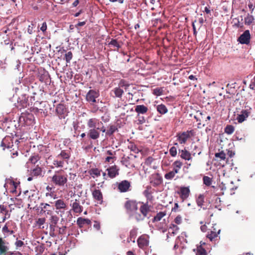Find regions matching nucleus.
I'll use <instances>...</instances> for the list:
<instances>
[{
  "mask_svg": "<svg viewBox=\"0 0 255 255\" xmlns=\"http://www.w3.org/2000/svg\"><path fill=\"white\" fill-rule=\"evenodd\" d=\"M51 182L55 186L64 187L68 182V175L62 169L56 171L51 177Z\"/></svg>",
  "mask_w": 255,
  "mask_h": 255,
  "instance_id": "f257e3e1",
  "label": "nucleus"
},
{
  "mask_svg": "<svg viewBox=\"0 0 255 255\" xmlns=\"http://www.w3.org/2000/svg\"><path fill=\"white\" fill-rule=\"evenodd\" d=\"M166 215L165 212H159L152 220V222L155 223V226L159 230L165 229L166 226L165 219H163L162 222H160L162 218Z\"/></svg>",
  "mask_w": 255,
  "mask_h": 255,
  "instance_id": "f03ea898",
  "label": "nucleus"
},
{
  "mask_svg": "<svg viewBox=\"0 0 255 255\" xmlns=\"http://www.w3.org/2000/svg\"><path fill=\"white\" fill-rule=\"evenodd\" d=\"M194 135L195 132L194 130H190L179 132L176 135V137L180 144H185L189 139L194 136Z\"/></svg>",
  "mask_w": 255,
  "mask_h": 255,
  "instance_id": "7ed1b4c3",
  "label": "nucleus"
},
{
  "mask_svg": "<svg viewBox=\"0 0 255 255\" xmlns=\"http://www.w3.org/2000/svg\"><path fill=\"white\" fill-rule=\"evenodd\" d=\"M219 188L222 191V194H224L225 192H231L237 188L233 181L231 180L222 182L219 185Z\"/></svg>",
  "mask_w": 255,
  "mask_h": 255,
  "instance_id": "20e7f679",
  "label": "nucleus"
},
{
  "mask_svg": "<svg viewBox=\"0 0 255 255\" xmlns=\"http://www.w3.org/2000/svg\"><path fill=\"white\" fill-rule=\"evenodd\" d=\"M251 35L249 30H246L237 39V41L242 44L249 45L250 43Z\"/></svg>",
  "mask_w": 255,
  "mask_h": 255,
  "instance_id": "39448f33",
  "label": "nucleus"
},
{
  "mask_svg": "<svg viewBox=\"0 0 255 255\" xmlns=\"http://www.w3.org/2000/svg\"><path fill=\"white\" fill-rule=\"evenodd\" d=\"M125 208L128 213H132L137 209V203L135 200H128L125 203Z\"/></svg>",
  "mask_w": 255,
  "mask_h": 255,
  "instance_id": "423d86ee",
  "label": "nucleus"
},
{
  "mask_svg": "<svg viewBox=\"0 0 255 255\" xmlns=\"http://www.w3.org/2000/svg\"><path fill=\"white\" fill-rule=\"evenodd\" d=\"M177 193L183 202L189 196L190 190L189 187H180Z\"/></svg>",
  "mask_w": 255,
  "mask_h": 255,
  "instance_id": "0eeeda50",
  "label": "nucleus"
},
{
  "mask_svg": "<svg viewBox=\"0 0 255 255\" xmlns=\"http://www.w3.org/2000/svg\"><path fill=\"white\" fill-rule=\"evenodd\" d=\"M118 189L121 192H126L129 191L131 185L129 181L125 180L117 183Z\"/></svg>",
  "mask_w": 255,
  "mask_h": 255,
  "instance_id": "6e6552de",
  "label": "nucleus"
},
{
  "mask_svg": "<svg viewBox=\"0 0 255 255\" xmlns=\"http://www.w3.org/2000/svg\"><path fill=\"white\" fill-rule=\"evenodd\" d=\"M55 207L57 210V213L60 212L61 213H64L65 210L67 209V205L64 201L62 199H58L54 202Z\"/></svg>",
  "mask_w": 255,
  "mask_h": 255,
  "instance_id": "1a4fd4ad",
  "label": "nucleus"
},
{
  "mask_svg": "<svg viewBox=\"0 0 255 255\" xmlns=\"http://www.w3.org/2000/svg\"><path fill=\"white\" fill-rule=\"evenodd\" d=\"M99 96L98 92L94 90H90L86 95V100L88 102L94 103L96 102V99Z\"/></svg>",
  "mask_w": 255,
  "mask_h": 255,
  "instance_id": "9d476101",
  "label": "nucleus"
},
{
  "mask_svg": "<svg viewBox=\"0 0 255 255\" xmlns=\"http://www.w3.org/2000/svg\"><path fill=\"white\" fill-rule=\"evenodd\" d=\"M70 205L73 211L76 213H80L83 211V207L80 205L79 199L71 200Z\"/></svg>",
  "mask_w": 255,
  "mask_h": 255,
  "instance_id": "9b49d317",
  "label": "nucleus"
},
{
  "mask_svg": "<svg viewBox=\"0 0 255 255\" xmlns=\"http://www.w3.org/2000/svg\"><path fill=\"white\" fill-rule=\"evenodd\" d=\"M150 211V206L147 203L144 204L140 207V211L142 214V217H141L139 215L138 217H135L137 220H143L146 216L147 213Z\"/></svg>",
  "mask_w": 255,
  "mask_h": 255,
  "instance_id": "f8f14e48",
  "label": "nucleus"
},
{
  "mask_svg": "<svg viewBox=\"0 0 255 255\" xmlns=\"http://www.w3.org/2000/svg\"><path fill=\"white\" fill-rule=\"evenodd\" d=\"M162 181V177L158 173L153 174L151 175L150 182L154 186H157L161 184Z\"/></svg>",
  "mask_w": 255,
  "mask_h": 255,
  "instance_id": "ddd939ff",
  "label": "nucleus"
},
{
  "mask_svg": "<svg viewBox=\"0 0 255 255\" xmlns=\"http://www.w3.org/2000/svg\"><path fill=\"white\" fill-rule=\"evenodd\" d=\"M100 131L98 128H90L87 133L88 136L92 139L96 140L100 137Z\"/></svg>",
  "mask_w": 255,
  "mask_h": 255,
  "instance_id": "4468645a",
  "label": "nucleus"
},
{
  "mask_svg": "<svg viewBox=\"0 0 255 255\" xmlns=\"http://www.w3.org/2000/svg\"><path fill=\"white\" fill-rule=\"evenodd\" d=\"M250 110V108L249 109L242 110L241 114L238 115L237 117V120L239 123H242L249 117L251 114Z\"/></svg>",
  "mask_w": 255,
  "mask_h": 255,
  "instance_id": "2eb2a0df",
  "label": "nucleus"
},
{
  "mask_svg": "<svg viewBox=\"0 0 255 255\" xmlns=\"http://www.w3.org/2000/svg\"><path fill=\"white\" fill-rule=\"evenodd\" d=\"M119 169L116 165L112 166L107 169L108 175L111 178H113L119 175Z\"/></svg>",
  "mask_w": 255,
  "mask_h": 255,
  "instance_id": "dca6fc26",
  "label": "nucleus"
},
{
  "mask_svg": "<svg viewBox=\"0 0 255 255\" xmlns=\"http://www.w3.org/2000/svg\"><path fill=\"white\" fill-rule=\"evenodd\" d=\"M103 125L101 122L96 118H91L88 121L87 126L89 128H97L96 126Z\"/></svg>",
  "mask_w": 255,
  "mask_h": 255,
  "instance_id": "f3484780",
  "label": "nucleus"
},
{
  "mask_svg": "<svg viewBox=\"0 0 255 255\" xmlns=\"http://www.w3.org/2000/svg\"><path fill=\"white\" fill-rule=\"evenodd\" d=\"M11 140L12 139L10 136H6L2 140L0 146L3 147V149H4L5 148H9L12 146V143L11 142Z\"/></svg>",
  "mask_w": 255,
  "mask_h": 255,
  "instance_id": "a211bd4d",
  "label": "nucleus"
},
{
  "mask_svg": "<svg viewBox=\"0 0 255 255\" xmlns=\"http://www.w3.org/2000/svg\"><path fill=\"white\" fill-rule=\"evenodd\" d=\"M8 243L0 237V255L5 254L8 250Z\"/></svg>",
  "mask_w": 255,
  "mask_h": 255,
  "instance_id": "6ab92c4d",
  "label": "nucleus"
},
{
  "mask_svg": "<svg viewBox=\"0 0 255 255\" xmlns=\"http://www.w3.org/2000/svg\"><path fill=\"white\" fill-rule=\"evenodd\" d=\"M93 197L96 200L98 203L102 204L103 202V195L100 190L95 189L92 193Z\"/></svg>",
  "mask_w": 255,
  "mask_h": 255,
  "instance_id": "aec40b11",
  "label": "nucleus"
},
{
  "mask_svg": "<svg viewBox=\"0 0 255 255\" xmlns=\"http://www.w3.org/2000/svg\"><path fill=\"white\" fill-rule=\"evenodd\" d=\"M148 240L143 236L140 237L137 240L138 246L140 248L143 249L148 245Z\"/></svg>",
  "mask_w": 255,
  "mask_h": 255,
  "instance_id": "412c9836",
  "label": "nucleus"
},
{
  "mask_svg": "<svg viewBox=\"0 0 255 255\" xmlns=\"http://www.w3.org/2000/svg\"><path fill=\"white\" fill-rule=\"evenodd\" d=\"M48 207H50V205L49 204L41 203L39 206V208H40V212L44 213L46 215H51L52 211L50 210L47 209Z\"/></svg>",
  "mask_w": 255,
  "mask_h": 255,
  "instance_id": "4be33fe9",
  "label": "nucleus"
},
{
  "mask_svg": "<svg viewBox=\"0 0 255 255\" xmlns=\"http://www.w3.org/2000/svg\"><path fill=\"white\" fill-rule=\"evenodd\" d=\"M179 154L182 159L186 160H189L191 158V153L185 148L179 150Z\"/></svg>",
  "mask_w": 255,
  "mask_h": 255,
  "instance_id": "5701e85b",
  "label": "nucleus"
},
{
  "mask_svg": "<svg viewBox=\"0 0 255 255\" xmlns=\"http://www.w3.org/2000/svg\"><path fill=\"white\" fill-rule=\"evenodd\" d=\"M91 221L88 219H85L81 217L78 218L77 220V224L80 228H82L84 225H89L91 224Z\"/></svg>",
  "mask_w": 255,
  "mask_h": 255,
  "instance_id": "b1692460",
  "label": "nucleus"
},
{
  "mask_svg": "<svg viewBox=\"0 0 255 255\" xmlns=\"http://www.w3.org/2000/svg\"><path fill=\"white\" fill-rule=\"evenodd\" d=\"M148 111V108L143 105H137L135 107V111L138 114H144Z\"/></svg>",
  "mask_w": 255,
  "mask_h": 255,
  "instance_id": "393cba45",
  "label": "nucleus"
},
{
  "mask_svg": "<svg viewBox=\"0 0 255 255\" xmlns=\"http://www.w3.org/2000/svg\"><path fill=\"white\" fill-rule=\"evenodd\" d=\"M70 152L69 151H66V150H62L60 154L57 156L58 158H60L64 161V160H68L70 157Z\"/></svg>",
  "mask_w": 255,
  "mask_h": 255,
  "instance_id": "a878e982",
  "label": "nucleus"
},
{
  "mask_svg": "<svg viewBox=\"0 0 255 255\" xmlns=\"http://www.w3.org/2000/svg\"><path fill=\"white\" fill-rule=\"evenodd\" d=\"M137 235V231L136 229H132L129 232V237L128 238L127 242L130 243L132 242L133 243L135 242V239Z\"/></svg>",
  "mask_w": 255,
  "mask_h": 255,
  "instance_id": "bb28decb",
  "label": "nucleus"
},
{
  "mask_svg": "<svg viewBox=\"0 0 255 255\" xmlns=\"http://www.w3.org/2000/svg\"><path fill=\"white\" fill-rule=\"evenodd\" d=\"M56 112L59 116L64 115L66 112L65 106L63 104H58L56 108Z\"/></svg>",
  "mask_w": 255,
  "mask_h": 255,
  "instance_id": "cd10ccee",
  "label": "nucleus"
},
{
  "mask_svg": "<svg viewBox=\"0 0 255 255\" xmlns=\"http://www.w3.org/2000/svg\"><path fill=\"white\" fill-rule=\"evenodd\" d=\"M220 233V230H218V231H216V229L214 228L213 230H211L210 233L208 234L207 237L212 241L214 239L217 237L218 234H219Z\"/></svg>",
  "mask_w": 255,
  "mask_h": 255,
  "instance_id": "c85d7f7f",
  "label": "nucleus"
},
{
  "mask_svg": "<svg viewBox=\"0 0 255 255\" xmlns=\"http://www.w3.org/2000/svg\"><path fill=\"white\" fill-rule=\"evenodd\" d=\"M152 192L151 191V187L149 186L146 187L145 190L143 191V194L146 198L147 200H150L152 198L151 195Z\"/></svg>",
  "mask_w": 255,
  "mask_h": 255,
  "instance_id": "c756f323",
  "label": "nucleus"
},
{
  "mask_svg": "<svg viewBox=\"0 0 255 255\" xmlns=\"http://www.w3.org/2000/svg\"><path fill=\"white\" fill-rule=\"evenodd\" d=\"M101 170L98 168H92L89 171V173L91 176L95 178L99 177L101 175Z\"/></svg>",
  "mask_w": 255,
  "mask_h": 255,
  "instance_id": "7c9ffc66",
  "label": "nucleus"
},
{
  "mask_svg": "<svg viewBox=\"0 0 255 255\" xmlns=\"http://www.w3.org/2000/svg\"><path fill=\"white\" fill-rule=\"evenodd\" d=\"M109 45L111 47L114 48L115 50L118 51L119 48H121V45L117 40L115 39H112L110 42L109 43Z\"/></svg>",
  "mask_w": 255,
  "mask_h": 255,
  "instance_id": "2f4dec72",
  "label": "nucleus"
},
{
  "mask_svg": "<svg viewBox=\"0 0 255 255\" xmlns=\"http://www.w3.org/2000/svg\"><path fill=\"white\" fill-rule=\"evenodd\" d=\"M53 164L56 167L62 168L64 165V161L56 156V159L53 161Z\"/></svg>",
  "mask_w": 255,
  "mask_h": 255,
  "instance_id": "473e14b6",
  "label": "nucleus"
},
{
  "mask_svg": "<svg viewBox=\"0 0 255 255\" xmlns=\"http://www.w3.org/2000/svg\"><path fill=\"white\" fill-rule=\"evenodd\" d=\"M112 92L115 94L114 97L121 98L124 93V91L120 88L117 87L112 90Z\"/></svg>",
  "mask_w": 255,
  "mask_h": 255,
  "instance_id": "72a5a7b5",
  "label": "nucleus"
},
{
  "mask_svg": "<svg viewBox=\"0 0 255 255\" xmlns=\"http://www.w3.org/2000/svg\"><path fill=\"white\" fill-rule=\"evenodd\" d=\"M206 112H201L200 111H198L196 112V115L194 116V118L196 119L197 121H201L202 120H204L206 117Z\"/></svg>",
  "mask_w": 255,
  "mask_h": 255,
  "instance_id": "f704fd0d",
  "label": "nucleus"
},
{
  "mask_svg": "<svg viewBox=\"0 0 255 255\" xmlns=\"http://www.w3.org/2000/svg\"><path fill=\"white\" fill-rule=\"evenodd\" d=\"M255 18L253 15L248 13L247 16L245 18V24L247 25H251L254 21Z\"/></svg>",
  "mask_w": 255,
  "mask_h": 255,
  "instance_id": "c9c22d12",
  "label": "nucleus"
},
{
  "mask_svg": "<svg viewBox=\"0 0 255 255\" xmlns=\"http://www.w3.org/2000/svg\"><path fill=\"white\" fill-rule=\"evenodd\" d=\"M0 212L5 215L3 219V221L5 220L6 218H9L10 216V214L8 213L6 207L3 205H0Z\"/></svg>",
  "mask_w": 255,
  "mask_h": 255,
  "instance_id": "e433bc0d",
  "label": "nucleus"
},
{
  "mask_svg": "<svg viewBox=\"0 0 255 255\" xmlns=\"http://www.w3.org/2000/svg\"><path fill=\"white\" fill-rule=\"evenodd\" d=\"M42 174V169L41 167L36 166L31 171V175L32 176H38L41 175Z\"/></svg>",
  "mask_w": 255,
  "mask_h": 255,
  "instance_id": "4c0bfd02",
  "label": "nucleus"
},
{
  "mask_svg": "<svg viewBox=\"0 0 255 255\" xmlns=\"http://www.w3.org/2000/svg\"><path fill=\"white\" fill-rule=\"evenodd\" d=\"M164 91L163 87H157L152 90V93L156 96H159L163 94Z\"/></svg>",
  "mask_w": 255,
  "mask_h": 255,
  "instance_id": "58836bf2",
  "label": "nucleus"
},
{
  "mask_svg": "<svg viewBox=\"0 0 255 255\" xmlns=\"http://www.w3.org/2000/svg\"><path fill=\"white\" fill-rule=\"evenodd\" d=\"M59 220V218L57 216L51 215L50 219V221L51 223V224L50 225V228H51L52 226H55V225L58 222Z\"/></svg>",
  "mask_w": 255,
  "mask_h": 255,
  "instance_id": "ea45409f",
  "label": "nucleus"
},
{
  "mask_svg": "<svg viewBox=\"0 0 255 255\" xmlns=\"http://www.w3.org/2000/svg\"><path fill=\"white\" fill-rule=\"evenodd\" d=\"M117 130L118 128L116 126L110 125L109 127V129L106 131V134L111 136Z\"/></svg>",
  "mask_w": 255,
  "mask_h": 255,
  "instance_id": "a19ab883",
  "label": "nucleus"
},
{
  "mask_svg": "<svg viewBox=\"0 0 255 255\" xmlns=\"http://www.w3.org/2000/svg\"><path fill=\"white\" fill-rule=\"evenodd\" d=\"M45 196L51 204L53 203V202L50 201L51 199H55L57 198V195L53 192H49L46 193Z\"/></svg>",
  "mask_w": 255,
  "mask_h": 255,
  "instance_id": "79ce46f5",
  "label": "nucleus"
},
{
  "mask_svg": "<svg viewBox=\"0 0 255 255\" xmlns=\"http://www.w3.org/2000/svg\"><path fill=\"white\" fill-rule=\"evenodd\" d=\"M157 111L161 114H165L167 112V110L165 106L163 104L158 105L157 106Z\"/></svg>",
  "mask_w": 255,
  "mask_h": 255,
  "instance_id": "37998d69",
  "label": "nucleus"
},
{
  "mask_svg": "<svg viewBox=\"0 0 255 255\" xmlns=\"http://www.w3.org/2000/svg\"><path fill=\"white\" fill-rule=\"evenodd\" d=\"M235 128L232 125H227L225 128L224 131L225 132L228 134H231L233 133L234 131Z\"/></svg>",
  "mask_w": 255,
  "mask_h": 255,
  "instance_id": "c03bdc74",
  "label": "nucleus"
},
{
  "mask_svg": "<svg viewBox=\"0 0 255 255\" xmlns=\"http://www.w3.org/2000/svg\"><path fill=\"white\" fill-rule=\"evenodd\" d=\"M215 156L217 158H219L220 161L225 160L226 159V154L223 151L218 153H216Z\"/></svg>",
  "mask_w": 255,
  "mask_h": 255,
  "instance_id": "a18cd8bd",
  "label": "nucleus"
},
{
  "mask_svg": "<svg viewBox=\"0 0 255 255\" xmlns=\"http://www.w3.org/2000/svg\"><path fill=\"white\" fill-rule=\"evenodd\" d=\"M19 102L21 103L22 107H26L28 102V97L26 95H22L21 97L19 98Z\"/></svg>",
  "mask_w": 255,
  "mask_h": 255,
  "instance_id": "49530a36",
  "label": "nucleus"
},
{
  "mask_svg": "<svg viewBox=\"0 0 255 255\" xmlns=\"http://www.w3.org/2000/svg\"><path fill=\"white\" fill-rule=\"evenodd\" d=\"M203 183L207 186H209L212 184V178L204 176L203 178Z\"/></svg>",
  "mask_w": 255,
  "mask_h": 255,
  "instance_id": "de8ad7c7",
  "label": "nucleus"
},
{
  "mask_svg": "<svg viewBox=\"0 0 255 255\" xmlns=\"http://www.w3.org/2000/svg\"><path fill=\"white\" fill-rule=\"evenodd\" d=\"M196 202L197 205L201 207L204 202V197L203 195H199L196 199Z\"/></svg>",
  "mask_w": 255,
  "mask_h": 255,
  "instance_id": "09e8293b",
  "label": "nucleus"
},
{
  "mask_svg": "<svg viewBox=\"0 0 255 255\" xmlns=\"http://www.w3.org/2000/svg\"><path fill=\"white\" fill-rule=\"evenodd\" d=\"M73 54L71 51H68L65 54L64 59L66 60L67 63H70L72 59Z\"/></svg>",
  "mask_w": 255,
  "mask_h": 255,
  "instance_id": "8fccbe9b",
  "label": "nucleus"
},
{
  "mask_svg": "<svg viewBox=\"0 0 255 255\" xmlns=\"http://www.w3.org/2000/svg\"><path fill=\"white\" fill-rule=\"evenodd\" d=\"M196 255H207L206 250L201 246L197 247Z\"/></svg>",
  "mask_w": 255,
  "mask_h": 255,
  "instance_id": "3c124183",
  "label": "nucleus"
},
{
  "mask_svg": "<svg viewBox=\"0 0 255 255\" xmlns=\"http://www.w3.org/2000/svg\"><path fill=\"white\" fill-rule=\"evenodd\" d=\"M45 221L46 219L45 218H39L36 221V226L41 228V226L45 223Z\"/></svg>",
  "mask_w": 255,
  "mask_h": 255,
  "instance_id": "603ef678",
  "label": "nucleus"
},
{
  "mask_svg": "<svg viewBox=\"0 0 255 255\" xmlns=\"http://www.w3.org/2000/svg\"><path fill=\"white\" fill-rule=\"evenodd\" d=\"M39 159L40 156L37 154H34L29 158V160L33 164H35Z\"/></svg>",
  "mask_w": 255,
  "mask_h": 255,
  "instance_id": "864d4df0",
  "label": "nucleus"
},
{
  "mask_svg": "<svg viewBox=\"0 0 255 255\" xmlns=\"http://www.w3.org/2000/svg\"><path fill=\"white\" fill-rule=\"evenodd\" d=\"M128 147L130 149L131 151H132L134 153H138L140 150L137 147L136 145L134 144L131 143L128 146Z\"/></svg>",
  "mask_w": 255,
  "mask_h": 255,
  "instance_id": "5fc2aeb1",
  "label": "nucleus"
},
{
  "mask_svg": "<svg viewBox=\"0 0 255 255\" xmlns=\"http://www.w3.org/2000/svg\"><path fill=\"white\" fill-rule=\"evenodd\" d=\"M174 175H175V172L173 170L172 171H170V172L166 173L164 177L166 179H171L174 177Z\"/></svg>",
  "mask_w": 255,
  "mask_h": 255,
  "instance_id": "6e6d98bb",
  "label": "nucleus"
},
{
  "mask_svg": "<svg viewBox=\"0 0 255 255\" xmlns=\"http://www.w3.org/2000/svg\"><path fill=\"white\" fill-rule=\"evenodd\" d=\"M129 158L128 157H124L123 158L122 161L123 164L126 167H129L130 166V164L129 163Z\"/></svg>",
  "mask_w": 255,
  "mask_h": 255,
  "instance_id": "4d7b16f0",
  "label": "nucleus"
},
{
  "mask_svg": "<svg viewBox=\"0 0 255 255\" xmlns=\"http://www.w3.org/2000/svg\"><path fill=\"white\" fill-rule=\"evenodd\" d=\"M248 7L251 10V13H252L255 8V4H254L252 1H249Z\"/></svg>",
  "mask_w": 255,
  "mask_h": 255,
  "instance_id": "13d9d810",
  "label": "nucleus"
},
{
  "mask_svg": "<svg viewBox=\"0 0 255 255\" xmlns=\"http://www.w3.org/2000/svg\"><path fill=\"white\" fill-rule=\"evenodd\" d=\"M106 154L108 156H115L116 151L113 150H108L106 151Z\"/></svg>",
  "mask_w": 255,
  "mask_h": 255,
  "instance_id": "bf43d9fd",
  "label": "nucleus"
},
{
  "mask_svg": "<svg viewBox=\"0 0 255 255\" xmlns=\"http://www.w3.org/2000/svg\"><path fill=\"white\" fill-rule=\"evenodd\" d=\"M116 156H107L106 158V162L113 163L114 160L116 159Z\"/></svg>",
  "mask_w": 255,
  "mask_h": 255,
  "instance_id": "052dcab7",
  "label": "nucleus"
},
{
  "mask_svg": "<svg viewBox=\"0 0 255 255\" xmlns=\"http://www.w3.org/2000/svg\"><path fill=\"white\" fill-rule=\"evenodd\" d=\"M250 88L252 90H255V76L251 81L250 85Z\"/></svg>",
  "mask_w": 255,
  "mask_h": 255,
  "instance_id": "680f3d73",
  "label": "nucleus"
},
{
  "mask_svg": "<svg viewBox=\"0 0 255 255\" xmlns=\"http://www.w3.org/2000/svg\"><path fill=\"white\" fill-rule=\"evenodd\" d=\"M2 230L4 232L9 233L10 234H12L14 233L13 231L9 230V229H8V227L6 225H5L4 227H3Z\"/></svg>",
  "mask_w": 255,
  "mask_h": 255,
  "instance_id": "e2e57ef3",
  "label": "nucleus"
},
{
  "mask_svg": "<svg viewBox=\"0 0 255 255\" xmlns=\"http://www.w3.org/2000/svg\"><path fill=\"white\" fill-rule=\"evenodd\" d=\"M169 236L171 237L174 236V230L171 227L168 229L167 237L169 238Z\"/></svg>",
  "mask_w": 255,
  "mask_h": 255,
  "instance_id": "0e129e2a",
  "label": "nucleus"
},
{
  "mask_svg": "<svg viewBox=\"0 0 255 255\" xmlns=\"http://www.w3.org/2000/svg\"><path fill=\"white\" fill-rule=\"evenodd\" d=\"M24 243L21 241V240H16V242L15 243V245L17 248L21 247L22 246H23Z\"/></svg>",
  "mask_w": 255,
  "mask_h": 255,
  "instance_id": "69168bd1",
  "label": "nucleus"
},
{
  "mask_svg": "<svg viewBox=\"0 0 255 255\" xmlns=\"http://www.w3.org/2000/svg\"><path fill=\"white\" fill-rule=\"evenodd\" d=\"M47 29V24L46 22H44L40 27V30L44 33Z\"/></svg>",
  "mask_w": 255,
  "mask_h": 255,
  "instance_id": "338daca9",
  "label": "nucleus"
},
{
  "mask_svg": "<svg viewBox=\"0 0 255 255\" xmlns=\"http://www.w3.org/2000/svg\"><path fill=\"white\" fill-rule=\"evenodd\" d=\"M66 226H63L61 228H60L59 230V234L62 235L65 234L66 233Z\"/></svg>",
  "mask_w": 255,
  "mask_h": 255,
  "instance_id": "774afa93",
  "label": "nucleus"
}]
</instances>
